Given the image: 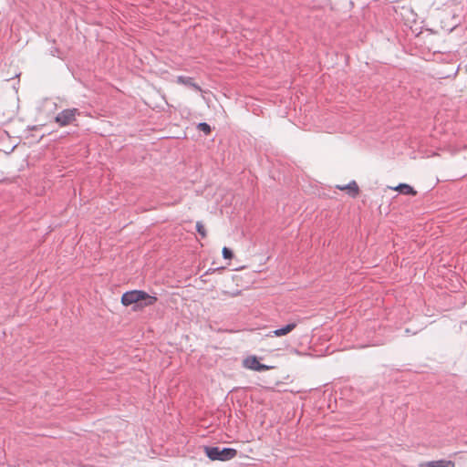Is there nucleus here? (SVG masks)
Wrapping results in <instances>:
<instances>
[{
	"label": "nucleus",
	"mask_w": 467,
	"mask_h": 467,
	"mask_svg": "<svg viewBox=\"0 0 467 467\" xmlns=\"http://www.w3.org/2000/svg\"><path fill=\"white\" fill-rule=\"evenodd\" d=\"M157 297L151 296L141 290H132L126 292L121 296V303L128 306H133V310L142 309L143 307L152 306L156 303Z\"/></svg>",
	"instance_id": "1"
},
{
	"label": "nucleus",
	"mask_w": 467,
	"mask_h": 467,
	"mask_svg": "<svg viewBox=\"0 0 467 467\" xmlns=\"http://www.w3.org/2000/svg\"><path fill=\"white\" fill-rule=\"evenodd\" d=\"M203 451L211 461L226 462L234 459L237 455V451L234 448H223L204 446Z\"/></svg>",
	"instance_id": "2"
},
{
	"label": "nucleus",
	"mask_w": 467,
	"mask_h": 467,
	"mask_svg": "<svg viewBox=\"0 0 467 467\" xmlns=\"http://www.w3.org/2000/svg\"><path fill=\"white\" fill-rule=\"evenodd\" d=\"M79 114V110L76 108L67 109L62 110L56 116L55 121L60 127H65L72 124L76 120V116Z\"/></svg>",
	"instance_id": "3"
},
{
	"label": "nucleus",
	"mask_w": 467,
	"mask_h": 467,
	"mask_svg": "<svg viewBox=\"0 0 467 467\" xmlns=\"http://www.w3.org/2000/svg\"><path fill=\"white\" fill-rule=\"evenodd\" d=\"M244 365L245 368L254 371H265L270 368L269 366L260 363L254 356L246 358L244 360Z\"/></svg>",
	"instance_id": "4"
},
{
	"label": "nucleus",
	"mask_w": 467,
	"mask_h": 467,
	"mask_svg": "<svg viewBox=\"0 0 467 467\" xmlns=\"http://www.w3.org/2000/svg\"><path fill=\"white\" fill-rule=\"evenodd\" d=\"M455 463L452 461L438 460L424 462L419 464L418 467H454Z\"/></svg>",
	"instance_id": "5"
},
{
	"label": "nucleus",
	"mask_w": 467,
	"mask_h": 467,
	"mask_svg": "<svg viewBox=\"0 0 467 467\" xmlns=\"http://www.w3.org/2000/svg\"><path fill=\"white\" fill-rule=\"evenodd\" d=\"M177 83L181 85L187 86L189 88H193L196 91L202 92V88L193 81V78L191 77L179 76L177 77Z\"/></svg>",
	"instance_id": "6"
},
{
	"label": "nucleus",
	"mask_w": 467,
	"mask_h": 467,
	"mask_svg": "<svg viewBox=\"0 0 467 467\" xmlns=\"http://www.w3.org/2000/svg\"><path fill=\"white\" fill-rule=\"evenodd\" d=\"M337 189L341 191H347L348 195L352 198H355L359 193V188L355 181H351L348 184L344 186H337Z\"/></svg>",
	"instance_id": "7"
},
{
	"label": "nucleus",
	"mask_w": 467,
	"mask_h": 467,
	"mask_svg": "<svg viewBox=\"0 0 467 467\" xmlns=\"http://www.w3.org/2000/svg\"><path fill=\"white\" fill-rule=\"evenodd\" d=\"M296 327V323H295V322L289 323L286 326H285L284 327H281V328L275 329L274 331H271L268 334V336L269 337H273V336L282 337V336L287 335L288 333L293 331Z\"/></svg>",
	"instance_id": "8"
},
{
	"label": "nucleus",
	"mask_w": 467,
	"mask_h": 467,
	"mask_svg": "<svg viewBox=\"0 0 467 467\" xmlns=\"http://www.w3.org/2000/svg\"><path fill=\"white\" fill-rule=\"evenodd\" d=\"M397 191H399L400 193L408 194V195H416V191L406 183H400L397 188Z\"/></svg>",
	"instance_id": "9"
},
{
	"label": "nucleus",
	"mask_w": 467,
	"mask_h": 467,
	"mask_svg": "<svg viewBox=\"0 0 467 467\" xmlns=\"http://www.w3.org/2000/svg\"><path fill=\"white\" fill-rule=\"evenodd\" d=\"M198 130L204 132L205 134H209L211 132V127L206 122H201L197 126Z\"/></svg>",
	"instance_id": "10"
},
{
	"label": "nucleus",
	"mask_w": 467,
	"mask_h": 467,
	"mask_svg": "<svg viewBox=\"0 0 467 467\" xmlns=\"http://www.w3.org/2000/svg\"><path fill=\"white\" fill-rule=\"evenodd\" d=\"M196 231L202 238L206 237V231L202 222L196 223Z\"/></svg>",
	"instance_id": "11"
},
{
	"label": "nucleus",
	"mask_w": 467,
	"mask_h": 467,
	"mask_svg": "<svg viewBox=\"0 0 467 467\" xmlns=\"http://www.w3.org/2000/svg\"><path fill=\"white\" fill-rule=\"evenodd\" d=\"M222 253L224 259H232L234 257L233 251L228 247H223Z\"/></svg>",
	"instance_id": "12"
}]
</instances>
